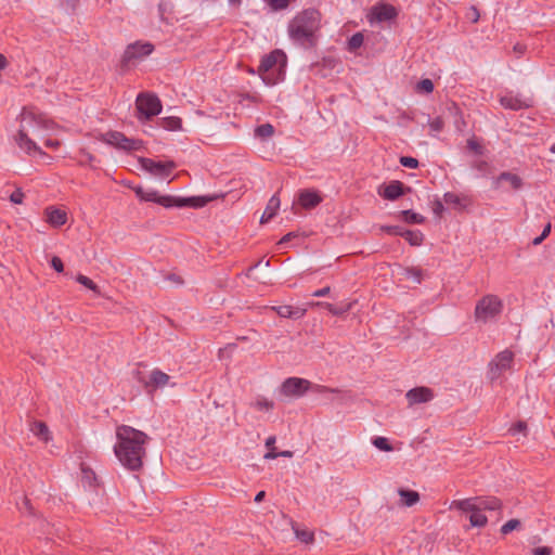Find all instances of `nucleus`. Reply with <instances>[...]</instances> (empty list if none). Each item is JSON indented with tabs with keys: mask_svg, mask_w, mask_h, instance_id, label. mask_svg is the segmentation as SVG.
<instances>
[{
	"mask_svg": "<svg viewBox=\"0 0 555 555\" xmlns=\"http://www.w3.org/2000/svg\"><path fill=\"white\" fill-rule=\"evenodd\" d=\"M20 118V129L15 135L17 146L28 155L48 157L33 137L43 139V132L55 129L56 124L36 107H24Z\"/></svg>",
	"mask_w": 555,
	"mask_h": 555,
	"instance_id": "1",
	"label": "nucleus"
},
{
	"mask_svg": "<svg viewBox=\"0 0 555 555\" xmlns=\"http://www.w3.org/2000/svg\"><path fill=\"white\" fill-rule=\"evenodd\" d=\"M116 437L114 452L119 462L130 470L140 469L145 456L147 435L131 426L120 425L116 429Z\"/></svg>",
	"mask_w": 555,
	"mask_h": 555,
	"instance_id": "2",
	"label": "nucleus"
},
{
	"mask_svg": "<svg viewBox=\"0 0 555 555\" xmlns=\"http://www.w3.org/2000/svg\"><path fill=\"white\" fill-rule=\"evenodd\" d=\"M320 27L321 13L315 9H307L291 20L287 33L294 43L308 49L317 44Z\"/></svg>",
	"mask_w": 555,
	"mask_h": 555,
	"instance_id": "3",
	"label": "nucleus"
},
{
	"mask_svg": "<svg viewBox=\"0 0 555 555\" xmlns=\"http://www.w3.org/2000/svg\"><path fill=\"white\" fill-rule=\"evenodd\" d=\"M309 390H313L319 393L338 391L337 389H333L327 386L313 385L310 380L301 377H288L280 387V393L286 398H300Z\"/></svg>",
	"mask_w": 555,
	"mask_h": 555,
	"instance_id": "4",
	"label": "nucleus"
},
{
	"mask_svg": "<svg viewBox=\"0 0 555 555\" xmlns=\"http://www.w3.org/2000/svg\"><path fill=\"white\" fill-rule=\"evenodd\" d=\"M285 63V53L281 50H274L261 59L258 73L266 83L274 85Z\"/></svg>",
	"mask_w": 555,
	"mask_h": 555,
	"instance_id": "5",
	"label": "nucleus"
},
{
	"mask_svg": "<svg viewBox=\"0 0 555 555\" xmlns=\"http://www.w3.org/2000/svg\"><path fill=\"white\" fill-rule=\"evenodd\" d=\"M503 310V301L496 295L481 297L475 307L474 317L477 323L486 324L496 320Z\"/></svg>",
	"mask_w": 555,
	"mask_h": 555,
	"instance_id": "6",
	"label": "nucleus"
},
{
	"mask_svg": "<svg viewBox=\"0 0 555 555\" xmlns=\"http://www.w3.org/2000/svg\"><path fill=\"white\" fill-rule=\"evenodd\" d=\"M502 501L496 496H475L451 502L450 509L457 511H501Z\"/></svg>",
	"mask_w": 555,
	"mask_h": 555,
	"instance_id": "7",
	"label": "nucleus"
},
{
	"mask_svg": "<svg viewBox=\"0 0 555 555\" xmlns=\"http://www.w3.org/2000/svg\"><path fill=\"white\" fill-rule=\"evenodd\" d=\"M135 108L140 120H149L160 114L163 105L159 98L150 92H141L135 100Z\"/></svg>",
	"mask_w": 555,
	"mask_h": 555,
	"instance_id": "8",
	"label": "nucleus"
},
{
	"mask_svg": "<svg viewBox=\"0 0 555 555\" xmlns=\"http://www.w3.org/2000/svg\"><path fill=\"white\" fill-rule=\"evenodd\" d=\"M100 140L108 145L114 146L120 151L134 152L143 149V141L126 137L119 131H108L103 133Z\"/></svg>",
	"mask_w": 555,
	"mask_h": 555,
	"instance_id": "9",
	"label": "nucleus"
},
{
	"mask_svg": "<svg viewBox=\"0 0 555 555\" xmlns=\"http://www.w3.org/2000/svg\"><path fill=\"white\" fill-rule=\"evenodd\" d=\"M208 203V199L205 197H175L170 195H159L157 199V204L170 208V207H193L201 208L204 207Z\"/></svg>",
	"mask_w": 555,
	"mask_h": 555,
	"instance_id": "10",
	"label": "nucleus"
},
{
	"mask_svg": "<svg viewBox=\"0 0 555 555\" xmlns=\"http://www.w3.org/2000/svg\"><path fill=\"white\" fill-rule=\"evenodd\" d=\"M514 354L509 350L501 351L491 361L489 365V377L491 380L501 377L507 370L512 367Z\"/></svg>",
	"mask_w": 555,
	"mask_h": 555,
	"instance_id": "11",
	"label": "nucleus"
},
{
	"mask_svg": "<svg viewBox=\"0 0 555 555\" xmlns=\"http://www.w3.org/2000/svg\"><path fill=\"white\" fill-rule=\"evenodd\" d=\"M139 163L142 169L159 178H167L176 168V163L172 160L156 162L152 158L142 157Z\"/></svg>",
	"mask_w": 555,
	"mask_h": 555,
	"instance_id": "12",
	"label": "nucleus"
},
{
	"mask_svg": "<svg viewBox=\"0 0 555 555\" xmlns=\"http://www.w3.org/2000/svg\"><path fill=\"white\" fill-rule=\"evenodd\" d=\"M154 50V46L150 42L137 41L127 47L122 55V63L129 64L134 60L150 55Z\"/></svg>",
	"mask_w": 555,
	"mask_h": 555,
	"instance_id": "13",
	"label": "nucleus"
},
{
	"mask_svg": "<svg viewBox=\"0 0 555 555\" xmlns=\"http://www.w3.org/2000/svg\"><path fill=\"white\" fill-rule=\"evenodd\" d=\"M398 12L396 8L391 4H376L374 5L370 13L367 14V18L370 23L373 22H387L396 18Z\"/></svg>",
	"mask_w": 555,
	"mask_h": 555,
	"instance_id": "14",
	"label": "nucleus"
},
{
	"mask_svg": "<svg viewBox=\"0 0 555 555\" xmlns=\"http://www.w3.org/2000/svg\"><path fill=\"white\" fill-rule=\"evenodd\" d=\"M405 191H410V188H405L399 180H392L388 184L378 188V195L388 201H396L404 195Z\"/></svg>",
	"mask_w": 555,
	"mask_h": 555,
	"instance_id": "15",
	"label": "nucleus"
},
{
	"mask_svg": "<svg viewBox=\"0 0 555 555\" xmlns=\"http://www.w3.org/2000/svg\"><path fill=\"white\" fill-rule=\"evenodd\" d=\"M405 398L410 406L421 403H427L434 399V391L431 388L424 386L415 387L410 389L405 393Z\"/></svg>",
	"mask_w": 555,
	"mask_h": 555,
	"instance_id": "16",
	"label": "nucleus"
},
{
	"mask_svg": "<svg viewBox=\"0 0 555 555\" xmlns=\"http://www.w3.org/2000/svg\"><path fill=\"white\" fill-rule=\"evenodd\" d=\"M323 201L321 194L312 189H305L298 193L297 204L304 209H313Z\"/></svg>",
	"mask_w": 555,
	"mask_h": 555,
	"instance_id": "17",
	"label": "nucleus"
},
{
	"mask_svg": "<svg viewBox=\"0 0 555 555\" xmlns=\"http://www.w3.org/2000/svg\"><path fill=\"white\" fill-rule=\"evenodd\" d=\"M170 380V376L160 371L159 369H154L151 371L147 382L145 384V390L147 393H153L157 388L165 387Z\"/></svg>",
	"mask_w": 555,
	"mask_h": 555,
	"instance_id": "18",
	"label": "nucleus"
},
{
	"mask_svg": "<svg viewBox=\"0 0 555 555\" xmlns=\"http://www.w3.org/2000/svg\"><path fill=\"white\" fill-rule=\"evenodd\" d=\"M44 219L53 228H60L67 222V212L54 206L44 209Z\"/></svg>",
	"mask_w": 555,
	"mask_h": 555,
	"instance_id": "19",
	"label": "nucleus"
},
{
	"mask_svg": "<svg viewBox=\"0 0 555 555\" xmlns=\"http://www.w3.org/2000/svg\"><path fill=\"white\" fill-rule=\"evenodd\" d=\"M271 310L275 311L281 318L294 320L301 319L307 313L306 308L293 307L289 305L273 306L271 307Z\"/></svg>",
	"mask_w": 555,
	"mask_h": 555,
	"instance_id": "20",
	"label": "nucleus"
},
{
	"mask_svg": "<svg viewBox=\"0 0 555 555\" xmlns=\"http://www.w3.org/2000/svg\"><path fill=\"white\" fill-rule=\"evenodd\" d=\"M500 103L504 108L513 111H519L529 106V104L526 101H524L520 96L514 95L512 93L502 95L500 98Z\"/></svg>",
	"mask_w": 555,
	"mask_h": 555,
	"instance_id": "21",
	"label": "nucleus"
},
{
	"mask_svg": "<svg viewBox=\"0 0 555 555\" xmlns=\"http://www.w3.org/2000/svg\"><path fill=\"white\" fill-rule=\"evenodd\" d=\"M506 181L509 183L513 190H519L522 186V180L518 175L504 171L502 172L494 181V186L499 189L501 186V182Z\"/></svg>",
	"mask_w": 555,
	"mask_h": 555,
	"instance_id": "22",
	"label": "nucleus"
},
{
	"mask_svg": "<svg viewBox=\"0 0 555 555\" xmlns=\"http://www.w3.org/2000/svg\"><path fill=\"white\" fill-rule=\"evenodd\" d=\"M30 431L43 442H49L52 439L49 427L42 421H34L30 424Z\"/></svg>",
	"mask_w": 555,
	"mask_h": 555,
	"instance_id": "23",
	"label": "nucleus"
},
{
	"mask_svg": "<svg viewBox=\"0 0 555 555\" xmlns=\"http://www.w3.org/2000/svg\"><path fill=\"white\" fill-rule=\"evenodd\" d=\"M280 204L281 202L278 195H273L267 204V207L261 216L260 222L266 223L270 221L276 215V211L280 208Z\"/></svg>",
	"mask_w": 555,
	"mask_h": 555,
	"instance_id": "24",
	"label": "nucleus"
},
{
	"mask_svg": "<svg viewBox=\"0 0 555 555\" xmlns=\"http://www.w3.org/2000/svg\"><path fill=\"white\" fill-rule=\"evenodd\" d=\"M311 307H322L326 309L333 315H341L348 312L352 308V302L347 304L343 307H336L333 304L324 302V301H313L309 304Z\"/></svg>",
	"mask_w": 555,
	"mask_h": 555,
	"instance_id": "25",
	"label": "nucleus"
},
{
	"mask_svg": "<svg viewBox=\"0 0 555 555\" xmlns=\"http://www.w3.org/2000/svg\"><path fill=\"white\" fill-rule=\"evenodd\" d=\"M398 494L400 495L401 504L406 507H411L420 501V494L414 490L400 488Z\"/></svg>",
	"mask_w": 555,
	"mask_h": 555,
	"instance_id": "26",
	"label": "nucleus"
},
{
	"mask_svg": "<svg viewBox=\"0 0 555 555\" xmlns=\"http://www.w3.org/2000/svg\"><path fill=\"white\" fill-rule=\"evenodd\" d=\"M292 529L296 535V538L305 543V544H311L314 542V533L308 529H300L296 522H292Z\"/></svg>",
	"mask_w": 555,
	"mask_h": 555,
	"instance_id": "27",
	"label": "nucleus"
},
{
	"mask_svg": "<svg viewBox=\"0 0 555 555\" xmlns=\"http://www.w3.org/2000/svg\"><path fill=\"white\" fill-rule=\"evenodd\" d=\"M463 513H469V522L472 527H478L483 528L488 524V518L485 514H482L483 511H462Z\"/></svg>",
	"mask_w": 555,
	"mask_h": 555,
	"instance_id": "28",
	"label": "nucleus"
},
{
	"mask_svg": "<svg viewBox=\"0 0 555 555\" xmlns=\"http://www.w3.org/2000/svg\"><path fill=\"white\" fill-rule=\"evenodd\" d=\"M160 127L169 131L180 130L182 127V120L176 116L164 117L159 120Z\"/></svg>",
	"mask_w": 555,
	"mask_h": 555,
	"instance_id": "29",
	"label": "nucleus"
},
{
	"mask_svg": "<svg viewBox=\"0 0 555 555\" xmlns=\"http://www.w3.org/2000/svg\"><path fill=\"white\" fill-rule=\"evenodd\" d=\"M402 237L405 238L410 245L420 246L423 243V233L418 230H405L402 232Z\"/></svg>",
	"mask_w": 555,
	"mask_h": 555,
	"instance_id": "30",
	"label": "nucleus"
},
{
	"mask_svg": "<svg viewBox=\"0 0 555 555\" xmlns=\"http://www.w3.org/2000/svg\"><path fill=\"white\" fill-rule=\"evenodd\" d=\"M399 215L406 223L411 224H421L425 220L422 215L416 214L413 210H401Z\"/></svg>",
	"mask_w": 555,
	"mask_h": 555,
	"instance_id": "31",
	"label": "nucleus"
},
{
	"mask_svg": "<svg viewBox=\"0 0 555 555\" xmlns=\"http://www.w3.org/2000/svg\"><path fill=\"white\" fill-rule=\"evenodd\" d=\"M443 201L447 205L452 206L454 208H463L464 207L463 198L459 194L453 193V192H447L443 195Z\"/></svg>",
	"mask_w": 555,
	"mask_h": 555,
	"instance_id": "32",
	"label": "nucleus"
},
{
	"mask_svg": "<svg viewBox=\"0 0 555 555\" xmlns=\"http://www.w3.org/2000/svg\"><path fill=\"white\" fill-rule=\"evenodd\" d=\"M76 281L86 288L92 291L95 295H101L100 287L88 276L83 274H78L76 276Z\"/></svg>",
	"mask_w": 555,
	"mask_h": 555,
	"instance_id": "33",
	"label": "nucleus"
},
{
	"mask_svg": "<svg viewBox=\"0 0 555 555\" xmlns=\"http://www.w3.org/2000/svg\"><path fill=\"white\" fill-rule=\"evenodd\" d=\"M363 41L364 36L362 35V33H356L349 38L347 48L350 52H354L362 47Z\"/></svg>",
	"mask_w": 555,
	"mask_h": 555,
	"instance_id": "34",
	"label": "nucleus"
},
{
	"mask_svg": "<svg viewBox=\"0 0 555 555\" xmlns=\"http://www.w3.org/2000/svg\"><path fill=\"white\" fill-rule=\"evenodd\" d=\"M274 133V127L271 124H262L255 129V135L261 139H268Z\"/></svg>",
	"mask_w": 555,
	"mask_h": 555,
	"instance_id": "35",
	"label": "nucleus"
},
{
	"mask_svg": "<svg viewBox=\"0 0 555 555\" xmlns=\"http://www.w3.org/2000/svg\"><path fill=\"white\" fill-rule=\"evenodd\" d=\"M137 196L142 201L157 203L159 194L156 191H143L141 188L135 190Z\"/></svg>",
	"mask_w": 555,
	"mask_h": 555,
	"instance_id": "36",
	"label": "nucleus"
},
{
	"mask_svg": "<svg viewBox=\"0 0 555 555\" xmlns=\"http://www.w3.org/2000/svg\"><path fill=\"white\" fill-rule=\"evenodd\" d=\"M372 443L380 451L390 452L393 449L392 446L389 443L388 439L385 437H375L372 440Z\"/></svg>",
	"mask_w": 555,
	"mask_h": 555,
	"instance_id": "37",
	"label": "nucleus"
},
{
	"mask_svg": "<svg viewBox=\"0 0 555 555\" xmlns=\"http://www.w3.org/2000/svg\"><path fill=\"white\" fill-rule=\"evenodd\" d=\"M253 405L257 409V410H266V411H270L274 408V403L273 401L271 400H268L267 398L264 397H258L256 399V401L253 403Z\"/></svg>",
	"mask_w": 555,
	"mask_h": 555,
	"instance_id": "38",
	"label": "nucleus"
},
{
	"mask_svg": "<svg viewBox=\"0 0 555 555\" xmlns=\"http://www.w3.org/2000/svg\"><path fill=\"white\" fill-rule=\"evenodd\" d=\"M404 274L408 279H413L414 282L421 283L423 280V271L420 268L411 267L404 270Z\"/></svg>",
	"mask_w": 555,
	"mask_h": 555,
	"instance_id": "39",
	"label": "nucleus"
},
{
	"mask_svg": "<svg viewBox=\"0 0 555 555\" xmlns=\"http://www.w3.org/2000/svg\"><path fill=\"white\" fill-rule=\"evenodd\" d=\"M521 526L518 519H509L501 527L502 534H508Z\"/></svg>",
	"mask_w": 555,
	"mask_h": 555,
	"instance_id": "40",
	"label": "nucleus"
},
{
	"mask_svg": "<svg viewBox=\"0 0 555 555\" xmlns=\"http://www.w3.org/2000/svg\"><path fill=\"white\" fill-rule=\"evenodd\" d=\"M416 90L418 92L431 93L434 90V82L428 78L422 79L417 82Z\"/></svg>",
	"mask_w": 555,
	"mask_h": 555,
	"instance_id": "41",
	"label": "nucleus"
},
{
	"mask_svg": "<svg viewBox=\"0 0 555 555\" xmlns=\"http://www.w3.org/2000/svg\"><path fill=\"white\" fill-rule=\"evenodd\" d=\"M467 147L469 151H472L476 155L483 154V146L480 144V142L476 138H470L467 140Z\"/></svg>",
	"mask_w": 555,
	"mask_h": 555,
	"instance_id": "42",
	"label": "nucleus"
},
{
	"mask_svg": "<svg viewBox=\"0 0 555 555\" xmlns=\"http://www.w3.org/2000/svg\"><path fill=\"white\" fill-rule=\"evenodd\" d=\"M268 4L274 10H285L291 2H294L295 0H266Z\"/></svg>",
	"mask_w": 555,
	"mask_h": 555,
	"instance_id": "43",
	"label": "nucleus"
},
{
	"mask_svg": "<svg viewBox=\"0 0 555 555\" xmlns=\"http://www.w3.org/2000/svg\"><path fill=\"white\" fill-rule=\"evenodd\" d=\"M294 453L293 451H289V450H285V451H281V452H278V451H268L266 454H264V459L266 460H274L276 457H293Z\"/></svg>",
	"mask_w": 555,
	"mask_h": 555,
	"instance_id": "44",
	"label": "nucleus"
},
{
	"mask_svg": "<svg viewBox=\"0 0 555 555\" xmlns=\"http://www.w3.org/2000/svg\"><path fill=\"white\" fill-rule=\"evenodd\" d=\"M509 434L516 435V434H524L527 435V423L524 421H519L516 424H514L509 429Z\"/></svg>",
	"mask_w": 555,
	"mask_h": 555,
	"instance_id": "45",
	"label": "nucleus"
},
{
	"mask_svg": "<svg viewBox=\"0 0 555 555\" xmlns=\"http://www.w3.org/2000/svg\"><path fill=\"white\" fill-rule=\"evenodd\" d=\"M428 126L431 131L440 132L444 128V121L441 117H436V118L429 120Z\"/></svg>",
	"mask_w": 555,
	"mask_h": 555,
	"instance_id": "46",
	"label": "nucleus"
},
{
	"mask_svg": "<svg viewBox=\"0 0 555 555\" xmlns=\"http://www.w3.org/2000/svg\"><path fill=\"white\" fill-rule=\"evenodd\" d=\"M399 162L403 167L406 168L414 169L418 167V160L414 157L401 156Z\"/></svg>",
	"mask_w": 555,
	"mask_h": 555,
	"instance_id": "47",
	"label": "nucleus"
},
{
	"mask_svg": "<svg viewBox=\"0 0 555 555\" xmlns=\"http://www.w3.org/2000/svg\"><path fill=\"white\" fill-rule=\"evenodd\" d=\"M382 231H385L390 235L402 236V232L404 231V229L398 225H383Z\"/></svg>",
	"mask_w": 555,
	"mask_h": 555,
	"instance_id": "48",
	"label": "nucleus"
},
{
	"mask_svg": "<svg viewBox=\"0 0 555 555\" xmlns=\"http://www.w3.org/2000/svg\"><path fill=\"white\" fill-rule=\"evenodd\" d=\"M80 154L83 156L82 159L79 160V165H92V163L95 160V156L91 153L87 152L86 150H81Z\"/></svg>",
	"mask_w": 555,
	"mask_h": 555,
	"instance_id": "49",
	"label": "nucleus"
},
{
	"mask_svg": "<svg viewBox=\"0 0 555 555\" xmlns=\"http://www.w3.org/2000/svg\"><path fill=\"white\" fill-rule=\"evenodd\" d=\"M59 2L65 11H74L78 4V0H59Z\"/></svg>",
	"mask_w": 555,
	"mask_h": 555,
	"instance_id": "50",
	"label": "nucleus"
},
{
	"mask_svg": "<svg viewBox=\"0 0 555 555\" xmlns=\"http://www.w3.org/2000/svg\"><path fill=\"white\" fill-rule=\"evenodd\" d=\"M51 267L59 273L64 271V264L60 257L54 256L51 259Z\"/></svg>",
	"mask_w": 555,
	"mask_h": 555,
	"instance_id": "51",
	"label": "nucleus"
},
{
	"mask_svg": "<svg viewBox=\"0 0 555 555\" xmlns=\"http://www.w3.org/2000/svg\"><path fill=\"white\" fill-rule=\"evenodd\" d=\"M10 201L14 204H22L24 201V193L17 189L10 195Z\"/></svg>",
	"mask_w": 555,
	"mask_h": 555,
	"instance_id": "52",
	"label": "nucleus"
},
{
	"mask_svg": "<svg viewBox=\"0 0 555 555\" xmlns=\"http://www.w3.org/2000/svg\"><path fill=\"white\" fill-rule=\"evenodd\" d=\"M133 377H134V379H135L138 383H140V384L143 386V388L145 389V384H146L147 379L145 378L144 374H143L140 370H135V371L133 372Z\"/></svg>",
	"mask_w": 555,
	"mask_h": 555,
	"instance_id": "53",
	"label": "nucleus"
},
{
	"mask_svg": "<svg viewBox=\"0 0 555 555\" xmlns=\"http://www.w3.org/2000/svg\"><path fill=\"white\" fill-rule=\"evenodd\" d=\"M552 548L547 546H540L533 550V555H551Z\"/></svg>",
	"mask_w": 555,
	"mask_h": 555,
	"instance_id": "54",
	"label": "nucleus"
},
{
	"mask_svg": "<svg viewBox=\"0 0 555 555\" xmlns=\"http://www.w3.org/2000/svg\"><path fill=\"white\" fill-rule=\"evenodd\" d=\"M43 143L48 149L52 150H56L61 146V142L59 140L46 139Z\"/></svg>",
	"mask_w": 555,
	"mask_h": 555,
	"instance_id": "55",
	"label": "nucleus"
},
{
	"mask_svg": "<svg viewBox=\"0 0 555 555\" xmlns=\"http://www.w3.org/2000/svg\"><path fill=\"white\" fill-rule=\"evenodd\" d=\"M330 292H331V287L330 286H325L323 288H320V289L315 291L312 294V296H314V297H324V296L328 295Z\"/></svg>",
	"mask_w": 555,
	"mask_h": 555,
	"instance_id": "56",
	"label": "nucleus"
},
{
	"mask_svg": "<svg viewBox=\"0 0 555 555\" xmlns=\"http://www.w3.org/2000/svg\"><path fill=\"white\" fill-rule=\"evenodd\" d=\"M275 440H276L275 436H270L267 438L266 447L268 448L269 451H276L275 447H274Z\"/></svg>",
	"mask_w": 555,
	"mask_h": 555,
	"instance_id": "57",
	"label": "nucleus"
},
{
	"mask_svg": "<svg viewBox=\"0 0 555 555\" xmlns=\"http://www.w3.org/2000/svg\"><path fill=\"white\" fill-rule=\"evenodd\" d=\"M470 12H472V15H470L472 21L474 23L478 22V20L480 17V14H479V11L477 10V8L476 7H472L470 8Z\"/></svg>",
	"mask_w": 555,
	"mask_h": 555,
	"instance_id": "58",
	"label": "nucleus"
},
{
	"mask_svg": "<svg viewBox=\"0 0 555 555\" xmlns=\"http://www.w3.org/2000/svg\"><path fill=\"white\" fill-rule=\"evenodd\" d=\"M514 51H515L517 54L521 55V54H524V53H525V51H526V46L520 44V43H516V44L514 46Z\"/></svg>",
	"mask_w": 555,
	"mask_h": 555,
	"instance_id": "59",
	"label": "nucleus"
},
{
	"mask_svg": "<svg viewBox=\"0 0 555 555\" xmlns=\"http://www.w3.org/2000/svg\"><path fill=\"white\" fill-rule=\"evenodd\" d=\"M474 167L478 170H485L488 167V163L485 160H479L474 164Z\"/></svg>",
	"mask_w": 555,
	"mask_h": 555,
	"instance_id": "60",
	"label": "nucleus"
},
{
	"mask_svg": "<svg viewBox=\"0 0 555 555\" xmlns=\"http://www.w3.org/2000/svg\"><path fill=\"white\" fill-rule=\"evenodd\" d=\"M8 65L7 59L3 54L0 53V72L4 69Z\"/></svg>",
	"mask_w": 555,
	"mask_h": 555,
	"instance_id": "61",
	"label": "nucleus"
},
{
	"mask_svg": "<svg viewBox=\"0 0 555 555\" xmlns=\"http://www.w3.org/2000/svg\"><path fill=\"white\" fill-rule=\"evenodd\" d=\"M266 496V492L264 491H260L256 494L255 496V502L256 503H260Z\"/></svg>",
	"mask_w": 555,
	"mask_h": 555,
	"instance_id": "62",
	"label": "nucleus"
},
{
	"mask_svg": "<svg viewBox=\"0 0 555 555\" xmlns=\"http://www.w3.org/2000/svg\"><path fill=\"white\" fill-rule=\"evenodd\" d=\"M293 237V233H287L286 235H284L281 241L279 242V244H285L287 243L288 241H291V238Z\"/></svg>",
	"mask_w": 555,
	"mask_h": 555,
	"instance_id": "63",
	"label": "nucleus"
},
{
	"mask_svg": "<svg viewBox=\"0 0 555 555\" xmlns=\"http://www.w3.org/2000/svg\"><path fill=\"white\" fill-rule=\"evenodd\" d=\"M550 232H551V224L548 223V224H546V227L542 231L541 235H543L544 238H546L548 236Z\"/></svg>",
	"mask_w": 555,
	"mask_h": 555,
	"instance_id": "64",
	"label": "nucleus"
}]
</instances>
